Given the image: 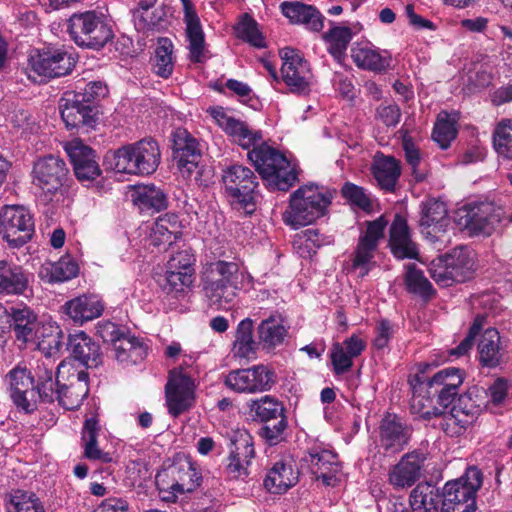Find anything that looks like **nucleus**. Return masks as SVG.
<instances>
[{
  "label": "nucleus",
  "instance_id": "nucleus-1",
  "mask_svg": "<svg viewBox=\"0 0 512 512\" xmlns=\"http://www.w3.org/2000/svg\"><path fill=\"white\" fill-rule=\"evenodd\" d=\"M463 379V371L454 367L440 370L431 378L410 376L408 382L412 390L411 409L425 419L440 416L443 409L452 404L459 395Z\"/></svg>",
  "mask_w": 512,
  "mask_h": 512
},
{
  "label": "nucleus",
  "instance_id": "nucleus-2",
  "mask_svg": "<svg viewBox=\"0 0 512 512\" xmlns=\"http://www.w3.org/2000/svg\"><path fill=\"white\" fill-rule=\"evenodd\" d=\"M250 275L235 261L217 260L206 265L202 273L203 291L211 307L231 304Z\"/></svg>",
  "mask_w": 512,
  "mask_h": 512
},
{
  "label": "nucleus",
  "instance_id": "nucleus-3",
  "mask_svg": "<svg viewBox=\"0 0 512 512\" xmlns=\"http://www.w3.org/2000/svg\"><path fill=\"white\" fill-rule=\"evenodd\" d=\"M247 157L271 190L288 191L298 180L295 167L285 155L266 143L255 146Z\"/></svg>",
  "mask_w": 512,
  "mask_h": 512
},
{
  "label": "nucleus",
  "instance_id": "nucleus-4",
  "mask_svg": "<svg viewBox=\"0 0 512 512\" xmlns=\"http://www.w3.org/2000/svg\"><path fill=\"white\" fill-rule=\"evenodd\" d=\"M115 171L133 175L153 174L160 164L159 146L152 138L124 145L111 154Z\"/></svg>",
  "mask_w": 512,
  "mask_h": 512
},
{
  "label": "nucleus",
  "instance_id": "nucleus-5",
  "mask_svg": "<svg viewBox=\"0 0 512 512\" xmlns=\"http://www.w3.org/2000/svg\"><path fill=\"white\" fill-rule=\"evenodd\" d=\"M332 195L316 185L298 188L290 198L289 209L284 213L285 223L294 228L309 225L322 217L331 204Z\"/></svg>",
  "mask_w": 512,
  "mask_h": 512
},
{
  "label": "nucleus",
  "instance_id": "nucleus-6",
  "mask_svg": "<svg viewBox=\"0 0 512 512\" xmlns=\"http://www.w3.org/2000/svg\"><path fill=\"white\" fill-rule=\"evenodd\" d=\"M202 481L195 463L184 454L174 457L172 464L158 472L156 485L160 492L168 493L165 500L173 501L179 494L195 491Z\"/></svg>",
  "mask_w": 512,
  "mask_h": 512
},
{
  "label": "nucleus",
  "instance_id": "nucleus-7",
  "mask_svg": "<svg viewBox=\"0 0 512 512\" xmlns=\"http://www.w3.org/2000/svg\"><path fill=\"white\" fill-rule=\"evenodd\" d=\"M68 32L78 46L96 50L113 38L111 26L104 15L96 11L73 14L68 20Z\"/></svg>",
  "mask_w": 512,
  "mask_h": 512
},
{
  "label": "nucleus",
  "instance_id": "nucleus-8",
  "mask_svg": "<svg viewBox=\"0 0 512 512\" xmlns=\"http://www.w3.org/2000/svg\"><path fill=\"white\" fill-rule=\"evenodd\" d=\"M482 485V473L477 467H469L464 476L445 484L442 496V512H475L476 493Z\"/></svg>",
  "mask_w": 512,
  "mask_h": 512
},
{
  "label": "nucleus",
  "instance_id": "nucleus-9",
  "mask_svg": "<svg viewBox=\"0 0 512 512\" xmlns=\"http://www.w3.org/2000/svg\"><path fill=\"white\" fill-rule=\"evenodd\" d=\"M222 183L233 204L239 205L248 214L255 211L259 182L250 168L239 164L227 167L223 170Z\"/></svg>",
  "mask_w": 512,
  "mask_h": 512
},
{
  "label": "nucleus",
  "instance_id": "nucleus-10",
  "mask_svg": "<svg viewBox=\"0 0 512 512\" xmlns=\"http://www.w3.org/2000/svg\"><path fill=\"white\" fill-rule=\"evenodd\" d=\"M56 384L59 385L58 403L67 410L77 409L89 394L88 373L74 369L66 361L58 365Z\"/></svg>",
  "mask_w": 512,
  "mask_h": 512
},
{
  "label": "nucleus",
  "instance_id": "nucleus-11",
  "mask_svg": "<svg viewBox=\"0 0 512 512\" xmlns=\"http://www.w3.org/2000/svg\"><path fill=\"white\" fill-rule=\"evenodd\" d=\"M387 224L388 220L384 216L369 221L365 233L359 237L358 243L351 254L350 262L351 270L357 271L360 277L368 275L375 266V251L379 241L384 237Z\"/></svg>",
  "mask_w": 512,
  "mask_h": 512
},
{
  "label": "nucleus",
  "instance_id": "nucleus-12",
  "mask_svg": "<svg viewBox=\"0 0 512 512\" xmlns=\"http://www.w3.org/2000/svg\"><path fill=\"white\" fill-rule=\"evenodd\" d=\"M503 210L492 202L469 203L458 211V223L470 235L489 236L501 222Z\"/></svg>",
  "mask_w": 512,
  "mask_h": 512
},
{
  "label": "nucleus",
  "instance_id": "nucleus-13",
  "mask_svg": "<svg viewBox=\"0 0 512 512\" xmlns=\"http://www.w3.org/2000/svg\"><path fill=\"white\" fill-rule=\"evenodd\" d=\"M192 365V358L169 372V379L165 386L166 401L171 415L177 417L186 411L192 403L194 396V382L191 372L186 368Z\"/></svg>",
  "mask_w": 512,
  "mask_h": 512
},
{
  "label": "nucleus",
  "instance_id": "nucleus-14",
  "mask_svg": "<svg viewBox=\"0 0 512 512\" xmlns=\"http://www.w3.org/2000/svg\"><path fill=\"white\" fill-rule=\"evenodd\" d=\"M34 219L23 206H5L0 212V233L12 248H19L31 240Z\"/></svg>",
  "mask_w": 512,
  "mask_h": 512
},
{
  "label": "nucleus",
  "instance_id": "nucleus-15",
  "mask_svg": "<svg viewBox=\"0 0 512 512\" xmlns=\"http://www.w3.org/2000/svg\"><path fill=\"white\" fill-rule=\"evenodd\" d=\"M277 382L275 371L263 364L232 370L225 377V385L237 393L269 391Z\"/></svg>",
  "mask_w": 512,
  "mask_h": 512
},
{
  "label": "nucleus",
  "instance_id": "nucleus-16",
  "mask_svg": "<svg viewBox=\"0 0 512 512\" xmlns=\"http://www.w3.org/2000/svg\"><path fill=\"white\" fill-rule=\"evenodd\" d=\"M69 169L65 161L54 155L37 159L32 169V183L44 193L54 195L68 180Z\"/></svg>",
  "mask_w": 512,
  "mask_h": 512
},
{
  "label": "nucleus",
  "instance_id": "nucleus-17",
  "mask_svg": "<svg viewBox=\"0 0 512 512\" xmlns=\"http://www.w3.org/2000/svg\"><path fill=\"white\" fill-rule=\"evenodd\" d=\"M61 117L68 129L93 128L98 120L95 104L87 103L76 91H67L60 99Z\"/></svg>",
  "mask_w": 512,
  "mask_h": 512
},
{
  "label": "nucleus",
  "instance_id": "nucleus-18",
  "mask_svg": "<svg viewBox=\"0 0 512 512\" xmlns=\"http://www.w3.org/2000/svg\"><path fill=\"white\" fill-rule=\"evenodd\" d=\"M301 466L307 468L317 480L321 479L326 486H334L337 481L336 476L341 471L338 455L320 446L308 449L301 459Z\"/></svg>",
  "mask_w": 512,
  "mask_h": 512
},
{
  "label": "nucleus",
  "instance_id": "nucleus-19",
  "mask_svg": "<svg viewBox=\"0 0 512 512\" xmlns=\"http://www.w3.org/2000/svg\"><path fill=\"white\" fill-rule=\"evenodd\" d=\"M8 386L10 397L18 409L26 413H32L36 410V401L29 398L34 396L35 378L31 371L23 363L17 364L12 368L4 378Z\"/></svg>",
  "mask_w": 512,
  "mask_h": 512
},
{
  "label": "nucleus",
  "instance_id": "nucleus-20",
  "mask_svg": "<svg viewBox=\"0 0 512 512\" xmlns=\"http://www.w3.org/2000/svg\"><path fill=\"white\" fill-rule=\"evenodd\" d=\"M449 224L450 219L444 202L430 199L422 203L419 228L426 239L433 243H444Z\"/></svg>",
  "mask_w": 512,
  "mask_h": 512
},
{
  "label": "nucleus",
  "instance_id": "nucleus-21",
  "mask_svg": "<svg viewBox=\"0 0 512 512\" xmlns=\"http://www.w3.org/2000/svg\"><path fill=\"white\" fill-rule=\"evenodd\" d=\"M64 149L73 166L74 174L78 181L92 182L102 173L97 161L96 152L82 140L76 138L68 141Z\"/></svg>",
  "mask_w": 512,
  "mask_h": 512
},
{
  "label": "nucleus",
  "instance_id": "nucleus-22",
  "mask_svg": "<svg viewBox=\"0 0 512 512\" xmlns=\"http://www.w3.org/2000/svg\"><path fill=\"white\" fill-rule=\"evenodd\" d=\"M31 70L39 76L47 78L62 77L69 74L75 60L68 52L62 49L47 48L31 56Z\"/></svg>",
  "mask_w": 512,
  "mask_h": 512
},
{
  "label": "nucleus",
  "instance_id": "nucleus-23",
  "mask_svg": "<svg viewBox=\"0 0 512 512\" xmlns=\"http://www.w3.org/2000/svg\"><path fill=\"white\" fill-rule=\"evenodd\" d=\"M173 158L179 170L190 176L198 167L201 158L199 143L185 128H177L172 133Z\"/></svg>",
  "mask_w": 512,
  "mask_h": 512
},
{
  "label": "nucleus",
  "instance_id": "nucleus-24",
  "mask_svg": "<svg viewBox=\"0 0 512 512\" xmlns=\"http://www.w3.org/2000/svg\"><path fill=\"white\" fill-rule=\"evenodd\" d=\"M280 57L283 60L281 67L282 79L290 88L291 92L304 93L308 90V65L307 62L297 53L296 50L285 47L280 50Z\"/></svg>",
  "mask_w": 512,
  "mask_h": 512
},
{
  "label": "nucleus",
  "instance_id": "nucleus-25",
  "mask_svg": "<svg viewBox=\"0 0 512 512\" xmlns=\"http://www.w3.org/2000/svg\"><path fill=\"white\" fill-rule=\"evenodd\" d=\"M411 437V429L395 414L387 413L380 422L379 443L386 453L396 454L404 449Z\"/></svg>",
  "mask_w": 512,
  "mask_h": 512
},
{
  "label": "nucleus",
  "instance_id": "nucleus-26",
  "mask_svg": "<svg viewBox=\"0 0 512 512\" xmlns=\"http://www.w3.org/2000/svg\"><path fill=\"white\" fill-rule=\"evenodd\" d=\"M425 457L419 451L406 453L388 472V482L395 489H407L413 486L421 476Z\"/></svg>",
  "mask_w": 512,
  "mask_h": 512
},
{
  "label": "nucleus",
  "instance_id": "nucleus-27",
  "mask_svg": "<svg viewBox=\"0 0 512 512\" xmlns=\"http://www.w3.org/2000/svg\"><path fill=\"white\" fill-rule=\"evenodd\" d=\"M67 350L74 360L87 369L97 368L103 363L99 344L83 331L68 336Z\"/></svg>",
  "mask_w": 512,
  "mask_h": 512
},
{
  "label": "nucleus",
  "instance_id": "nucleus-28",
  "mask_svg": "<svg viewBox=\"0 0 512 512\" xmlns=\"http://www.w3.org/2000/svg\"><path fill=\"white\" fill-rule=\"evenodd\" d=\"M389 246L398 259H419L417 244L411 238V231L405 218L397 214L390 227Z\"/></svg>",
  "mask_w": 512,
  "mask_h": 512
},
{
  "label": "nucleus",
  "instance_id": "nucleus-29",
  "mask_svg": "<svg viewBox=\"0 0 512 512\" xmlns=\"http://www.w3.org/2000/svg\"><path fill=\"white\" fill-rule=\"evenodd\" d=\"M186 23V35L189 42L190 60L201 63L205 60V40L199 17L190 0H181Z\"/></svg>",
  "mask_w": 512,
  "mask_h": 512
},
{
  "label": "nucleus",
  "instance_id": "nucleus-30",
  "mask_svg": "<svg viewBox=\"0 0 512 512\" xmlns=\"http://www.w3.org/2000/svg\"><path fill=\"white\" fill-rule=\"evenodd\" d=\"M28 274L22 266L0 260V294L21 295L28 288Z\"/></svg>",
  "mask_w": 512,
  "mask_h": 512
},
{
  "label": "nucleus",
  "instance_id": "nucleus-31",
  "mask_svg": "<svg viewBox=\"0 0 512 512\" xmlns=\"http://www.w3.org/2000/svg\"><path fill=\"white\" fill-rule=\"evenodd\" d=\"M63 309L74 322L83 324L101 316L104 306L95 296L82 295L66 302Z\"/></svg>",
  "mask_w": 512,
  "mask_h": 512
},
{
  "label": "nucleus",
  "instance_id": "nucleus-32",
  "mask_svg": "<svg viewBox=\"0 0 512 512\" xmlns=\"http://www.w3.org/2000/svg\"><path fill=\"white\" fill-rule=\"evenodd\" d=\"M284 16L292 23H301L312 31L323 28V17L313 6L301 2H283L280 6Z\"/></svg>",
  "mask_w": 512,
  "mask_h": 512
},
{
  "label": "nucleus",
  "instance_id": "nucleus-33",
  "mask_svg": "<svg viewBox=\"0 0 512 512\" xmlns=\"http://www.w3.org/2000/svg\"><path fill=\"white\" fill-rule=\"evenodd\" d=\"M298 481V473L291 464L284 461L276 462L264 479V487L273 494H281L294 486Z\"/></svg>",
  "mask_w": 512,
  "mask_h": 512
},
{
  "label": "nucleus",
  "instance_id": "nucleus-34",
  "mask_svg": "<svg viewBox=\"0 0 512 512\" xmlns=\"http://www.w3.org/2000/svg\"><path fill=\"white\" fill-rule=\"evenodd\" d=\"M255 451L250 436L241 438L236 445V450L231 451L229 463L226 466L228 475L231 478L239 479L248 475V466L254 458Z\"/></svg>",
  "mask_w": 512,
  "mask_h": 512
},
{
  "label": "nucleus",
  "instance_id": "nucleus-35",
  "mask_svg": "<svg viewBox=\"0 0 512 512\" xmlns=\"http://www.w3.org/2000/svg\"><path fill=\"white\" fill-rule=\"evenodd\" d=\"M441 499L438 487L428 482L419 483L410 493L411 511L437 512Z\"/></svg>",
  "mask_w": 512,
  "mask_h": 512
},
{
  "label": "nucleus",
  "instance_id": "nucleus-36",
  "mask_svg": "<svg viewBox=\"0 0 512 512\" xmlns=\"http://www.w3.org/2000/svg\"><path fill=\"white\" fill-rule=\"evenodd\" d=\"M478 358L482 366L495 368L500 365L502 352L500 334L494 328H488L481 335L478 343Z\"/></svg>",
  "mask_w": 512,
  "mask_h": 512
},
{
  "label": "nucleus",
  "instance_id": "nucleus-37",
  "mask_svg": "<svg viewBox=\"0 0 512 512\" xmlns=\"http://www.w3.org/2000/svg\"><path fill=\"white\" fill-rule=\"evenodd\" d=\"M114 357L118 362L126 364H137L146 355V346L135 336L126 332L118 341L112 345Z\"/></svg>",
  "mask_w": 512,
  "mask_h": 512
},
{
  "label": "nucleus",
  "instance_id": "nucleus-38",
  "mask_svg": "<svg viewBox=\"0 0 512 512\" xmlns=\"http://www.w3.org/2000/svg\"><path fill=\"white\" fill-rule=\"evenodd\" d=\"M132 201L142 211L159 212L168 207L166 193L155 185L136 187L132 194Z\"/></svg>",
  "mask_w": 512,
  "mask_h": 512
},
{
  "label": "nucleus",
  "instance_id": "nucleus-39",
  "mask_svg": "<svg viewBox=\"0 0 512 512\" xmlns=\"http://www.w3.org/2000/svg\"><path fill=\"white\" fill-rule=\"evenodd\" d=\"M288 335V329L280 315H271L258 326V337L265 349L281 345Z\"/></svg>",
  "mask_w": 512,
  "mask_h": 512
},
{
  "label": "nucleus",
  "instance_id": "nucleus-40",
  "mask_svg": "<svg viewBox=\"0 0 512 512\" xmlns=\"http://www.w3.org/2000/svg\"><path fill=\"white\" fill-rule=\"evenodd\" d=\"M372 169L379 186L386 191H394L401 174L399 161L392 156H382L375 160Z\"/></svg>",
  "mask_w": 512,
  "mask_h": 512
},
{
  "label": "nucleus",
  "instance_id": "nucleus-41",
  "mask_svg": "<svg viewBox=\"0 0 512 512\" xmlns=\"http://www.w3.org/2000/svg\"><path fill=\"white\" fill-rule=\"evenodd\" d=\"M78 264L69 257H62L55 263H45L39 270V276L47 283L64 282L77 276Z\"/></svg>",
  "mask_w": 512,
  "mask_h": 512
},
{
  "label": "nucleus",
  "instance_id": "nucleus-42",
  "mask_svg": "<svg viewBox=\"0 0 512 512\" xmlns=\"http://www.w3.org/2000/svg\"><path fill=\"white\" fill-rule=\"evenodd\" d=\"M98 432L99 426L96 419L90 418L84 422L81 438L84 448V456L89 460L110 463L112 461L111 454L101 450L97 445Z\"/></svg>",
  "mask_w": 512,
  "mask_h": 512
},
{
  "label": "nucleus",
  "instance_id": "nucleus-43",
  "mask_svg": "<svg viewBox=\"0 0 512 512\" xmlns=\"http://www.w3.org/2000/svg\"><path fill=\"white\" fill-rule=\"evenodd\" d=\"M11 318L13 330L16 338L23 342L33 339L37 328V318L33 311L28 307L11 308Z\"/></svg>",
  "mask_w": 512,
  "mask_h": 512
},
{
  "label": "nucleus",
  "instance_id": "nucleus-44",
  "mask_svg": "<svg viewBox=\"0 0 512 512\" xmlns=\"http://www.w3.org/2000/svg\"><path fill=\"white\" fill-rule=\"evenodd\" d=\"M235 357L250 358L256 353V342L253 339V321L245 318L237 326L233 343Z\"/></svg>",
  "mask_w": 512,
  "mask_h": 512
},
{
  "label": "nucleus",
  "instance_id": "nucleus-45",
  "mask_svg": "<svg viewBox=\"0 0 512 512\" xmlns=\"http://www.w3.org/2000/svg\"><path fill=\"white\" fill-rule=\"evenodd\" d=\"M480 389L474 387L467 393L459 395L452 410L458 415H462L463 419H468L469 424H473L480 415L485 404L480 399Z\"/></svg>",
  "mask_w": 512,
  "mask_h": 512
},
{
  "label": "nucleus",
  "instance_id": "nucleus-46",
  "mask_svg": "<svg viewBox=\"0 0 512 512\" xmlns=\"http://www.w3.org/2000/svg\"><path fill=\"white\" fill-rule=\"evenodd\" d=\"M445 261L452 271V276L456 282L462 283L472 277L474 272V260L470 253L463 249H454L450 254L445 256Z\"/></svg>",
  "mask_w": 512,
  "mask_h": 512
},
{
  "label": "nucleus",
  "instance_id": "nucleus-47",
  "mask_svg": "<svg viewBox=\"0 0 512 512\" xmlns=\"http://www.w3.org/2000/svg\"><path fill=\"white\" fill-rule=\"evenodd\" d=\"M172 53V41L165 37L159 38L155 55L152 59V68L156 75L166 79L172 74L174 68Z\"/></svg>",
  "mask_w": 512,
  "mask_h": 512
},
{
  "label": "nucleus",
  "instance_id": "nucleus-48",
  "mask_svg": "<svg viewBox=\"0 0 512 512\" xmlns=\"http://www.w3.org/2000/svg\"><path fill=\"white\" fill-rule=\"evenodd\" d=\"M455 123V119L451 118L447 112L442 111L439 113L432 137L441 149H447L456 138L457 129Z\"/></svg>",
  "mask_w": 512,
  "mask_h": 512
},
{
  "label": "nucleus",
  "instance_id": "nucleus-49",
  "mask_svg": "<svg viewBox=\"0 0 512 512\" xmlns=\"http://www.w3.org/2000/svg\"><path fill=\"white\" fill-rule=\"evenodd\" d=\"M493 146L504 160H512V120H502L493 132Z\"/></svg>",
  "mask_w": 512,
  "mask_h": 512
},
{
  "label": "nucleus",
  "instance_id": "nucleus-50",
  "mask_svg": "<svg viewBox=\"0 0 512 512\" xmlns=\"http://www.w3.org/2000/svg\"><path fill=\"white\" fill-rule=\"evenodd\" d=\"M352 58L358 67L371 71H383L389 66L388 59L369 47L352 49Z\"/></svg>",
  "mask_w": 512,
  "mask_h": 512
},
{
  "label": "nucleus",
  "instance_id": "nucleus-51",
  "mask_svg": "<svg viewBox=\"0 0 512 512\" xmlns=\"http://www.w3.org/2000/svg\"><path fill=\"white\" fill-rule=\"evenodd\" d=\"M251 410L261 422L276 421L285 415V408L281 402L271 396H264L252 401Z\"/></svg>",
  "mask_w": 512,
  "mask_h": 512
},
{
  "label": "nucleus",
  "instance_id": "nucleus-52",
  "mask_svg": "<svg viewBox=\"0 0 512 512\" xmlns=\"http://www.w3.org/2000/svg\"><path fill=\"white\" fill-rule=\"evenodd\" d=\"M235 32L239 39L249 43L256 48L265 47V39L258 29L257 22L248 14L241 16L235 26Z\"/></svg>",
  "mask_w": 512,
  "mask_h": 512
},
{
  "label": "nucleus",
  "instance_id": "nucleus-53",
  "mask_svg": "<svg viewBox=\"0 0 512 512\" xmlns=\"http://www.w3.org/2000/svg\"><path fill=\"white\" fill-rule=\"evenodd\" d=\"M37 383H34V391L36 390L43 402L52 403L58 401L59 385L53 378V371L46 367H38Z\"/></svg>",
  "mask_w": 512,
  "mask_h": 512
},
{
  "label": "nucleus",
  "instance_id": "nucleus-54",
  "mask_svg": "<svg viewBox=\"0 0 512 512\" xmlns=\"http://www.w3.org/2000/svg\"><path fill=\"white\" fill-rule=\"evenodd\" d=\"M406 267L405 283L408 290L424 298H430L435 291L423 271L418 269L415 264H408Z\"/></svg>",
  "mask_w": 512,
  "mask_h": 512
},
{
  "label": "nucleus",
  "instance_id": "nucleus-55",
  "mask_svg": "<svg viewBox=\"0 0 512 512\" xmlns=\"http://www.w3.org/2000/svg\"><path fill=\"white\" fill-rule=\"evenodd\" d=\"M12 512H45L40 499L33 492L15 490L11 493Z\"/></svg>",
  "mask_w": 512,
  "mask_h": 512
},
{
  "label": "nucleus",
  "instance_id": "nucleus-56",
  "mask_svg": "<svg viewBox=\"0 0 512 512\" xmlns=\"http://www.w3.org/2000/svg\"><path fill=\"white\" fill-rule=\"evenodd\" d=\"M325 39L329 43L328 51L335 58H340L352 39V32L349 27H334L325 35Z\"/></svg>",
  "mask_w": 512,
  "mask_h": 512
},
{
  "label": "nucleus",
  "instance_id": "nucleus-57",
  "mask_svg": "<svg viewBox=\"0 0 512 512\" xmlns=\"http://www.w3.org/2000/svg\"><path fill=\"white\" fill-rule=\"evenodd\" d=\"M193 283V276L189 272H181L169 269L166 272L163 282L161 283L162 289L170 293H181Z\"/></svg>",
  "mask_w": 512,
  "mask_h": 512
},
{
  "label": "nucleus",
  "instance_id": "nucleus-58",
  "mask_svg": "<svg viewBox=\"0 0 512 512\" xmlns=\"http://www.w3.org/2000/svg\"><path fill=\"white\" fill-rule=\"evenodd\" d=\"M259 435L270 445L274 446L285 440V430L288 422L286 416L279 417L276 421L263 422Z\"/></svg>",
  "mask_w": 512,
  "mask_h": 512
},
{
  "label": "nucleus",
  "instance_id": "nucleus-59",
  "mask_svg": "<svg viewBox=\"0 0 512 512\" xmlns=\"http://www.w3.org/2000/svg\"><path fill=\"white\" fill-rule=\"evenodd\" d=\"M402 148L405 152V158L407 163L411 166L412 173L417 182H421L426 178V173L421 170V155L419 149L415 146L412 138L407 132L402 137Z\"/></svg>",
  "mask_w": 512,
  "mask_h": 512
},
{
  "label": "nucleus",
  "instance_id": "nucleus-60",
  "mask_svg": "<svg viewBox=\"0 0 512 512\" xmlns=\"http://www.w3.org/2000/svg\"><path fill=\"white\" fill-rule=\"evenodd\" d=\"M342 196L352 205L358 208L369 211L372 208L370 195L363 187L354 183L346 182L341 189Z\"/></svg>",
  "mask_w": 512,
  "mask_h": 512
},
{
  "label": "nucleus",
  "instance_id": "nucleus-61",
  "mask_svg": "<svg viewBox=\"0 0 512 512\" xmlns=\"http://www.w3.org/2000/svg\"><path fill=\"white\" fill-rule=\"evenodd\" d=\"M212 116L218 125L235 141L242 132L247 131V123L228 116L222 109L212 111Z\"/></svg>",
  "mask_w": 512,
  "mask_h": 512
},
{
  "label": "nucleus",
  "instance_id": "nucleus-62",
  "mask_svg": "<svg viewBox=\"0 0 512 512\" xmlns=\"http://www.w3.org/2000/svg\"><path fill=\"white\" fill-rule=\"evenodd\" d=\"M440 427L450 437L459 436L471 426L468 419H463L462 415H458L452 409L448 413H442Z\"/></svg>",
  "mask_w": 512,
  "mask_h": 512
},
{
  "label": "nucleus",
  "instance_id": "nucleus-63",
  "mask_svg": "<svg viewBox=\"0 0 512 512\" xmlns=\"http://www.w3.org/2000/svg\"><path fill=\"white\" fill-rule=\"evenodd\" d=\"M330 358L336 375H342L348 372L353 366L354 358L350 357V355L344 350V346L338 342H335L332 345Z\"/></svg>",
  "mask_w": 512,
  "mask_h": 512
},
{
  "label": "nucleus",
  "instance_id": "nucleus-64",
  "mask_svg": "<svg viewBox=\"0 0 512 512\" xmlns=\"http://www.w3.org/2000/svg\"><path fill=\"white\" fill-rule=\"evenodd\" d=\"M375 118L387 127H395L401 119L400 107L396 104H381L376 108Z\"/></svg>",
  "mask_w": 512,
  "mask_h": 512
}]
</instances>
